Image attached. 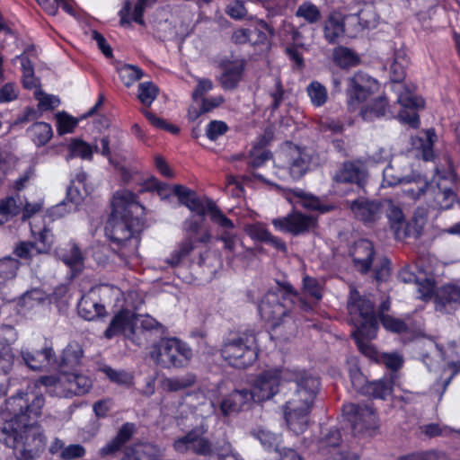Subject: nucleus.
Masks as SVG:
<instances>
[{
  "label": "nucleus",
  "instance_id": "nucleus-1",
  "mask_svg": "<svg viewBox=\"0 0 460 460\" xmlns=\"http://www.w3.org/2000/svg\"><path fill=\"white\" fill-rule=\"evenodd\" d=\"M111 207L105 234L118 246L122 258L135 256L144 223L134 214L143 213L145 208L137 201V195L128 190H117L113 194Z\"/></svg>",
  "mask_w": 460,
  "mask_h": 460
},
{
  "label": "nucleus",
  "instance_id": "nucleus-2",
  "mask_svg": "<svg viewBox=\"0 0 460 460\" xmlns=\"http://www.w3.org/2000/svg\"><path fill=\"white\" fill-rule=\"evenodd\" d=\"M23 419L7 420L0 429V441L12 447L17 460H36L44 451L46 437L32 422H22Z\"/></svg>",
  "mask_w": 460,
  "mask_h": 460
},
{
  "label": "nucleus",
  "instance_id": "nucleus-3",
  "mask_svg": "<svg viewBox=\"0 0 460 460\" xmlns=\"http://www.w3.org/2000/svg\"><path fill=\"white\" fill-rule=\"evenodd\" d=\"M348 311L350 321L355 325L352 336L359 350L369 358L376 356V349L369 341L376 337L378 321L374 312L373 303L359 295L354 288L349 289Z\"/></svg>",
  "mask_w": 460,
  "mask_h": 460
},
{
  "label": "nucleus",
  "instance_id": "nucleus-4",
  "mask_svg": "<svg viewBox=\"0 0 460 460\" xmlns=\"http://www.w3.org/2000/svg\"><path fill=\"white\" fill-rule=\"evenodd\" d=\"M141 191H156L161 199H166L173 193L178 197L181 204L202 217H205L210 212L215 204V201L211 199L199 198L193 190L185 186L174 185L170 187L155 177L149 178L143 183Z\"/></svg>",
  "mask_w": 460,
  "mask_h": 460
},
{
  "label": "nucleus",
  "instance_id": "nucleus-5",
  "mask_svg": "<svg viewBox=\"0 0 460 460\" xmlns=\"http://www.w3.org/2000/svg\"><path fill=\"white\" fill-rule=\"evenodd\" d=\"M151 359L163 368L185 367L192 357L191 349L177 338H164L151 347Z\"/></svg>",
  "mask_w": 460,
  "mask_h": 460
},
{
  "label": "nucleus",
  "instance_id": "nucleus-6",
  "mask_svg": "<svg viewBox=\"0 0 460 460\" xmlns=\"http://www.w3.org/2000/svg\"><path fill=\"white\" fill-rule=\"evenodd\" d=\"M221 355L234 367L246 368L258 358L256 337L252 332H243L236 338L226 341Z\"/></svg>",
  "mask_w": 460,
  "mask_h": 460
},
{
  "label": "nucleus",
  "instance_id": "nucleus-7",
  "mask_svg": "<svg viewBox=\"0 0 460 460\" xmlns=\"http://www.w3.org/2000/svg\"><path fill=\"white\" fill-rule=\"evenodd\" d=\"M41 385L49 389V392L59 397H73L87 394L92 386V379L84 374L61 373L58 376H42L33 387Z\"/></svg>",
  "mask_w": 460,
  "mask_h": 460
},
{
  "label": "nucleus",
  "instance_id": "nucleus-8",
  "mask_svg": "<svg viewBox=\"0 0 460 460\" xmlns=\"http://www.w3.org/2000/svg\"><path fill=\"white\" fill-rule=\"evenodd\" d=\"M43 406V395L32 391L18 393L16 395L10 397L5 402L6 411L13 415L10 420L23 419V422H32L33 427H37V420L41 415ZM19 424H22V421H19Z\"/></svg>",
  "mask_w": 460,
  "mask_h": 460
},
{
  "label": "nucleus",
  "instance_id": "nucleus-9",
  "mask_svg": "<svg viewBox=\"0 0 460 460\" xmlns=\"http://www.w3.org/2000/svg\"><path fill=\"white\" fill-rule=\"evenodd\" d=\"M314 152L310 148L299 147L291 142L284 143L278 152V160L282 163L294 180H298L309 170Z\"/></svg>",
  "mask_w": 460,
  "mask_h": 460
},
{
  "label": "nucleus",
  "instance_id": "nucleus-10",
  "mask_svg": "<svg viewBox=\"0 0 460 460\" xmlns=\"http://www.w3.org/2000/svg\"><path fill=\"white\" fill-rule=\"evenodd\" d=\"M284 381L296 383V390L290 401L313 406L320 391V379L305 369H289L286 371Z\"/></svg>",
  "mask_w": 460,
  "mask_h": 460
},
{
  "label": "nucleus",
  "instance_id": "nucleus-11",
  "mask_svg": "<svg viewBox=\"0 0 460 460\" xmlns=\"http://www.w3.org/2000/svg\"><path fill=\"white\" fill-rule=\"evenodd\" d=\"M342 411L355 433L374 436L379 429L378 416L369 405L347 403L342 406Z\"/></svg>",
  "mask_w": 460,
  "mask_h": 460
},
{
  "label": "nucleus",
  "instance_id": "nucleus-12",
  "mask_svg": "<svg viewBox=\"0 0 460 460\" xmlns=\"http://www.w3.org/2000/svg\"><path fill=\"white\" fill-rule=\"evenodd\" d=\"M286 371L288 368H270L259 374L249 391L253 402H261L275 396L281 384L286 382L284 381Z\"/></svg>",
  "mask_w": 460,
  "mask_h": 460
},
{
  "label": "nucleus",
  "instance_id": "nucleus-13",
  "mask_svg": "<svg viewBox=\"0 0 460 460\" xmlns=\"http://www.w3.org/2000/svg\"><path fill=\"white\" fill-rule=\"evenodd\" d=\"M137 321L138 317L130 310H120L111 319L104 336L107 339H111L119 334H123L126 339L131 341L134 344L141 346L143 339L137 333Z\"/></svg>",
  "mask_w": 460,
  "mask_h": 460
},
{
  "label": "nucleus",
  "instance_id": "nucleus-14",
  "mask_svg": "<svg viewBox=\"0 0 460 460\" xmlns=\"http://www.w3.org/2000/svg\"><path fill=\"white\" fill-rule=\"evenodd\" d=\"M376 81L367 75L358 72L348 79L347 103L350 110L357 109L372 93Z\"/></svg>",
  "mask_w": 460,
  "mask_h": 460
},
{
  "label": "nucleus",
  "instance_id": "nucleus-15",
  "mask_svg": "<svg viewBox=\"0 0 460 460\" xmlns=\"http://www.w3.org/2000/svg\"><path fill=\"white\" fill-rule=\"evenodd\" d=\"M313 406L288 400L283 407L288 429L296 435L303 434L309 425V415Z\"/></svg>",
  "mask_w": 460,
  "mask_h": 460
},
{
  "label": "nucleus",
  "instance_id": "nucleus-16",
  "mask_svg": "<svg viewBox=\"0 0 460 460\" xmlns=\"http://www.w3.org/2000/svg\"><path fill=\"white\" fill-rule=\"evenodd\" d=\"M289 310V305L280 300V296L277 292H268L259 305L261 317L270 323L273 327L280 323Z\"/></svg>",
  "mask_w": 460,
  "mask_h": 460
},
{
  "label": "nucleus",
  "instance_id": "nucleus-17",
  "mask_svg": "<svg viewBox=\"0 0 460 460\" xmlns=\"http://www.w3.org/2000/svg\"><path fill=\"white\" fill-rule=\"evenodd\" d=\"M316 223L317 220L314 217L301 213H293L272 220V224L277 230L290 233L294 235L308 232L316 226Z\"/></svg>",
  "mask_w": 460,
  "mask_h": 460
},
{
  "label": "nucleus",
  "instance_id": "nucleus-18",
  "mask_svg": "<svg viewBox=\"0 0 460 460\" xmlns=\"http://www.w3.org/2000/svg\"><path fill=\"white\" fill-rule=\"evenodd\" d=\"M106 288V286L92 288L81 297L77 305L78 314L81 317L87 321H93L105 314V306L101 303L100 296Z\"/></svg>",
  "mask_w": 460,
  "mask_h": 460
},
{
  "label": "nucleus",
  "instance_id": "nucleus-19",
  "mask_svg": "<svg viewBox=\"0 0 460 460\" xmlns=\"http://www.w3.org/2000/svg\"><path fill=\"white\" fill-rule=\"evenodd\" d=\"M397 102L401 106V110L396 115L398 119L411 128H418L420 119L416 111L424 107V100L406 91L398 95Z\"/></svg>",
  "mask_w": 460,
  "mask_h": 460
},
{
  "label": "nucleus",
  "instance_id": "nucleus-20",
  "mask_svg": "<svg viewBox=\"0 0 460 460\" xmlns=\"http://www.w3.org/2000/svg\"><path fill=\"white\" fill-rule=\"evenodd\" d=\"M17 336L13 326H0V375H7L13 368L14 354L10 345L17 340Z\"/></svg>",
  "mask_w": 460,
  "mask_h": 460
},
{
  "label": "nucleus",
  "instance_id": "nucleus-21",
  "mask_svg": "<svg viewBox=\"0 0 460 460\" xmlns=\"http://www.w3.org/2000/svg\"><path fill=\"white\" fill-rule=\"evenodd\" d=\"M353 217L365 224L377 221L381 217V202L358 198L346 202Z\"/></svg>",
  "mask_w": 460,
  "mask_h": 460
},
{
  "label": "nucleus",
  "instance_id": "nucleus-22",
  "mask_svg": "<svg viewBox=\"0 0 460 460\" xmlns=\"http://www.w3.org/2000/svg\"><path fill=\"white\" fill-rule=\"evenodd\" d=\"M349 256L356 270L361 273H367L369 271L375 257L374 245L367 239H360L350 247Z\"/></svg>",
  "mask_w": 460,
  "mask_h": 460
},
{
  "label": "nucleus",
  "instance_id": "nucleus-23",
  "mask_svg": "<svg viewBox=\"0 0 460 460\" xmlns=\"http://www.w3.org/2000/svg\"><path fill=\"white\" fill-rule=\"evenodd\" d=\"M223 73L219 77V83L225 90L235 89L243 78L245 69V60L237 58L226 60L222 63Z\"/></svg>",
  "mask_w": 460,
  "mask_h": 460
},
{
  "label": "nucleus",
  "instance_id": "nucleus-24",
  "mask_svg": "<svg viewBox=\"0 0 460 460\" xmlns=\"http://www.w3.org/2000/svg\"><path fill=\"white\" fill-rule=\"evenodd\" d=\"M22 358L28 367L32 370H43L58 366L55 353L51 348H45L36 352L22 349Z\"/></svg>",
  "mask_w": 460,
  "mask_h": 460
},
{
  "label": "nucleus",
  "instance_id": "nucleus-25",
  "mask_svg": "<svg viewBox=\"0 0 460 460\" xmlns=\"http://www.w3.org/2000/svg\"><path fill=\"white\" fill-rule=\"evenodd\" d=\"M436 309L443 313H450L460 305V288L447 284L442 286L436 293Z\"/></svg>",
  "mask_w": 460,
  "mask_h": 460
},
{
  "label": "nucleus",
  "instance_id": "nucleus-26",
  "mask_svg": "<svg viewBox=\"0 0 460 460\" xmlns=\"http://www.w3.org/2000/svg\"><path fill=\"white\" fill-rule=\"evenodd\" d=\"M253 399L248 390H234L225 397L219 408L224 416L237 413L249 406Z\"/></svg>",
  "mask_w": 460,
  "mask_h": 460
},
{
  "label": "nucleus",
  "instance_id": "nucleus-27",
  "mask_svg": "<svg viewBox=\"0 0 460 460\" xmlns=\"http://www.w3.org/2000/svg\"><path fill=\"white\" fill-rule=\"evenodd\" d=\"M367 171L358 163H345L335 173L333 180L338 183H356L363 187L367 181Z\"/></svg>",
  "mask_w": 460,
  "mask_h": 460
},
{
  "label": "nucleus",
  "instance_id": "nucleus-28",
  "mask_svg": "<svg viewBox=\"0 0 460 460\" xmlns=\"http://www.w3.org/2000/svg\"><path fill=\"white\" fill-rule=\"evenodd\" d=\"M173 447L174 449L180 453L192 451L198 455H207L210 452V444L208 441L194 431L177 439Z\"/></svg>",
  "mask_w": 460,
  "mask_h": 460
},
{
  "label": "nucleus",
  "instance_id": "nucleus-29",
  "mask_svg": "<svg viewBox=\"0 0 460 460\" xmlns=\"http://www.w3.org/2000/svg\"><path fill=\"white\" fill-rule=\"evenodd\" d=\"M345 17L338 12H332L323 22V31L329 44L337 43L345 33Z\"/></svg>",
  "mask_w": 460,
  "mask_h": 460
},
{
  "label": "nucleus",
  "instance_id": "nucleus-30",
  "mask_svg": "<svg viewBox=\"0 0 460 460\" xmlns=\"http://www.w3.org/2000/svg\"><path fill=\"white\" fill-rule=\"evenodd\" d=\"M160 449L149 443H137L123 450L120 460H158Z\"/></svg>",
  "mask_w": 460,
  "mask_h": 460
},
{
  "label": "nucleus",
  "instance_id": "nucleus-31",
  "mask_svg": "<svg viewBox=\"0 0 460 460\" xmlns=\"http://www.w3.org/2000/svg\"><path fill=\"white\" fill-rule=\"evenodd\" d=\"M211 239V234L208 231H205L202 234L196 238L195 241L208 243ZM195 248L194 238L191 236H186V238L178 245L168 259V263L172 266H176L180 261L187 257Z\"/></svg>",
  "mask_w": 460,
  "mask_h": 460
},
{
  "label": "nucleus",
  "instance_id": "nucleus-32",
  "mask_svg": "<svg viewBox=\"0 0 460 460\" xmlns=\"http://www.w3.org/2000/svg\"><path fill=\"white\" fill-rule=\"evenodd\" d=\"M383 211H385L391 227L394 229L396 237H402L404 232L402 234L401 230L403 228L405 221L402 208L392 199H385L381 202V214Z\"/></svg>",
  "mask_w": 460,
  "mask_h": 460
},
{
  "label": "nucleus",
  "instance_id": "nucleus-33",
  "mask_svg": "<svg viewBox=\"0 0 460 460\" xmlns=\"http://www.w3.org/2000/svg\"><path fill=\"white\" fill-rule=\"evenodd\" d=\"M31 232L36 253L49 252L52 247L54 237L51 230L46 226H37L35 222L31 223Z\"/></svg>",
  "mask_w": 460,
  "mask_h": 460
},
{
  "label": "nucleus",
  "instance_id": "nucleus-34",
  "mask_svg": "<svg viewBox=\"0 0 460 460\" xmlns=\"http://www.w3.org/2000/svg\"><path fill=\"white\" fill-rule=\"evenodd\" d=\"M387 114L392 117L395 116L394 111L387 109V102L384 97L374 100L360 111L362 119L367 121L374 120Z\"/></svg>",
  "mask_w": 460,
  "mask_h": 460
},
{
  "label": "nucleus",
  "instance_id": "nucleus-35",
  "mask_svg": "<svg viewBox=\"0 0 460 460\" xmlns=\"http://www.w3.org/2000/svg\"><path fill=\"white\" fill-rule=\"evenodd\" d=\"M22 206V202L19 194L3 199L0 201V226L16 216L20 212Z\"/></svg>",
  "mask_w": 460,
  "mask_h": 460
},
{
  "label": "nucleus",
  "instance_id": "nucleus-36",
  "mask_svg": "<svg viewBox=\"0 0 460 460\" xmlns=\"http://www.w3.org/2000/svg\"><path fill=\"white\" fill-rule=\"evenodd\" d=\"M197 377L192 373H187L183 376L165 378L162 385L167 392H179L192 386L196 383Z\"/></svg>",
  "mask_w": 460,
  "mask_h": 460
},
{
  "label": "nucleus",
  "instance_id": "nucleus-37",
  "mask_svg": "<svg viewBox=\"0 0 460 460\" xmlns=\"http://www.w3.org/2000/svg\"><path fill=\"white\" fill-rule=\"evenodd\" d=\"M394 383L390 379L368 383L362 387V393L368 394L374 398L386 399L393 392Z\"/></svg>",
  "mask_w": 460,
  "mask_h": 460
},
{
  "label": "nucleus",
  "instance_id": "nucleus-38",
  "mask_svg": "<svg viewBox=\"0 0 460 460\" xmlns=\"http://www.w3.org/2000/svg\"><path fill=\"white\" fill-rule=\"evenodd\" d=\"M333 61L341 68L355 66L359 63V58L350 49L339 46L332 51Z\"/></svg>",
  "mask_w": 460,
  "mask_h": 460
},
{
  "label": "nucleus",
  "instance_id": "nucleus-39",
  "mask_svg": "<svg viewBox=\"0 0 460 460\" xmlns=\"http://www.w3.org/2000/svg\"><path fill=\"white\" fill-rule=\"evenodd\" d=\"M48 300V295L40 288H32L25 292L19 299V305L25 310L34 309Z\"/></svg>",
  "mask_w": 460,
  "mask_h": 460
},
{
  "label": "nucleus",
  "instance_id": "nucleus-40",
  "mask_svg": "<svg viewBox=\"0 0 460 460\" xmlns=\"http://www.w3.org/2000/svg\"><path fill=\"white\" fill-rule=\"evenodd\" d=\"M296 16L303 19L308 24H315L322 19L320 8L311 1H305L298 5Z\"/></svg>",
  "mask_w": 460,
  "mask_h": 460
},
{
  "label": "nucleus",
  "instance_id": "nucleus-41",
  "mask_svg": "<svg viewBox=\"0 0 460 460\" xmlns=\"http://www.w3.org/2000/svg\"><path fill=\"white\" fill-rule=\"evenodd\" d=\"M69 155L66 157L67 160L74 157H80L85 160H92L93 151L98 152V146L94 148L88 143L80 140L73 139L68 145Z\"/></svg>",
  "mask_w": 460,
  "mask_h": 460
},
{
  "label": "nucleus",
  "instance_id": "nucleus-42",
  "mask_svg": "<svg viewBox=\"0 0 460 460\" xmlns=\"http://www.w3.org/2000/svg\"><path fill=\"white\" fill-rule=\"evenodd\" d=\"M28 133L37 146H44L47 144L53 131L49 124L46 122H36L28 128Z\"/></svg>",
  "mask_w": 460,
  "mask_h": 460
},
{
  "label": "nucleus",
  "instance_id": "nucleus-43",
  "mask_svg": "<svg viewBox=\"0 0 460 460\" xmlns=\"http://www.w3.org/2000/svg\"><path fill=\"white\" fill-rule=\"evenodd\" d=\"M83 349L77 342L69 343L63 351L60 366L75 367L80 363Z\"/></svg>",
  "mask_w": 460,
  "mask_h": 460
},
{
  "label": "nucleus",
  "instance_id": "nucleus-44",
  "mask_svg": "<svg viewBox=\"0 0 460 460\" xmlns=\"http://www.w3.org/2000/svg\"><path fill=\"white\" fill-rule=\"evenodd\" d=\"M118 73L120 80L127 87H130L144 75L143 70L140 67L129 64H125L119 67Z\"/></svg>",
  "mask_w": 460,
  "mask_h": 460
},
{
  "label": "nucleus",
  "instance_id": "nucleus-45",
  "mask_svg": "<svg viewBox=\"0 0 460 460\" xmlns=\"http://www.w3.org/2000/svg\"><path fill=\"white\" fill-rule=\"evenodd\" d=\"M311 102L315 107H322L328 99V92L325 86L317 81L309 84L306 88Z\"/></svg>",
  "mask_w": 460,
  "mask_h": 460
},
{
  "label": "nucleus",
  "instance_id": "nucleus-46",
  "mask_svg": "<svg viewBox=\"0 0 460 460\" xmlns=\"http://www.w3.org/2000/svg\"><path fill=\"white\" fill-rule=\"evenodd\" d=\"M409 65V58L403 51H397L394 54V60L391 65L392 79L400 82L405 76V70Z\"/></svg>",
  "mask_w": 460,
  "mask_h": 460
},
{
  "label": "nucleus",
  "instance_id": "nucleus-47",
  "mask_svg": "<svg viewBox=\"0 0 460 460\" xmlns=\"http://www.w3.org/2000/svg\"><path fill=\"white\" fill-rule=\"evenodd\" d=\"M217 239L224 243V250L232 254V259L241 253L243 249L242 242L234 234L224 231Z\"/></svg>",
  "mask_w": 460,
  "mask_h": 460
},
{
  "label": "nucleus",
  "instance_id": "nucleus-48",
  "mask_svg": "<svg viewBox=\"0 0 460 460\" xmlns=\"http://www.w3.org/2000/svg\"><path fill=\"white\" fill-rule=\"evenodd\" d=\"M421 432L429 438H434L438 436H451L454 433L460 436V429H454L447 425H440L438 423H429L421 426Z\"/></svg>",
  "mask_w": 460,
  "mask_h": 460
},
{
  "label": "nucleus",
  "instance_id": "nucleus-49",
  "mask_svg": "<svg viewBox=\"0 0 460 460\" xmlns=\"http://www.w3.org/2000/svg\"><path fill=\"white\" fill-rule=\"evenodd\" d=\"M82 200V193L75 185V181H71V184L67 188L66 199L62 204H59L57 207V209L60 210L63 207L68 206V212L75 211L77 209V206L80 204Z\"/></svg>",
  "mask_w": 460,
  "mask_h": 460
},
{
  "label": "nucleus",
  "instance_id": "nucleus-50",
  "mask_svg": "<svg viewBox=\"0 0 460 460\" xmlns=\"http://www.w3.org/2000/svg\"><path fill=\"white\" fill-rule=\"evenodd\" d=\"M253 436L261 442V446L268 450L277 449L280 442V437L278 434L264 429L255 430Z\"/></svg>",
  "mask_w": 460,
  "mask_h": 460
},
{
  "label": "nucleus",
  "instance_id": "nucleus-51",
  "mask_svg": "<svg viewBox=\"0 0 460 460\" xmlns=\"http://www.w3.org/2000/svg\"><path fill=\"white\" fill-rule=\"evenodd\" d=\"M379 319L384 328L388 332L394 333H402L408 332L409 328L407 323L399 318H395L389 314H381Z\"/></svg>",
  "mask_w": 460,
  "mask_h": 460
},
{
  "label": "nucleus",
  "instance_id": "nucleus-52",
  "mask_svg": "<svg viewBox=\"0 0 460 460\" xmlns=\"http://www.w3.org/2000/svg\"><path fill=\"white\" fill-rule=\"evenodd\" d=\"M102 370L111 382L127 386L133 384V376L125 370H117L111 367H104Z\"/></svg>",
  "mask_w": 460,
  "mask_h": 460
},
{
  "label": "nucleus",
  "instance_id": "nucleus-53",
  "mask_svg": "<svg viewBox=\"0 0 460 460\" xmlns=\"http://www.w3.org/2000/svg\"><path fill=\"white\" fill-rule=\"evenodd\" d=\"M157 94L158 88L151 82H145L138 85L137 98L146 106H150Z\"/></svg>",
  "mask_w": 460,
  "mask_h": 460
},
{
  "label": "nucleus",
  "instance_id": "nucleus-54",
  "mask_svg": "<svg viewBox=\"0 0 460 460\" xmlns=\"http://www.w3.org/2000/svg\"><path fill=\"white\" fill-rule=\"evenodd\" d=\"M21 60L22 70V83L25 88L31 89L37 86V79L34 76V69L31 61L24 57H17Z\"/></svg>",
  "mask_w": 460,
  "mask_h": 460
},
{
  "label": "nucleus",
  "instance_id": "nucleus-55",
  "mask_svg": "<svg viewBox=\"0 0 460 460\" xmlns=\"http://www.w3.org/2000/svg\"><path fill=\"white\" fill-rule=\"evenodd\" d=\"M456 201V194L451 189H441L438 187V191L435 194L436 206L440 209H448Z\"/></svg>",
  "mask_w": 460,
  "mask_h": 460
},
{
  "label": "nucleus",
  "instance_id": "nucleus-56",
  "mask_svg": "<svg viewBox=\"0 0 460 460\" xmlns=\"http://www.w3.org/2000/svg\"><path fill=\"white\" fill-rule=\"evenodd\" d=\"M296 195L301 199L302 205L305 208L318 210L322 213L329 211L332 207L322 204L321 200L312 195L305 194L303 191L296 192Z\"/></svg>",
  "mask_w": 460,
  "mask_h": 460
},
{
  "label": "nucleus",
  "instance_id": "nucleus-57",
  "mask_svg": "<svg viewBox=\"0 0 460 460\" xmlns=\"http://www.w3.org/2000/svg\"><path fill=\"white\" fill-rule=\"evenodd\" d=\"M303 289L311 297L320 300L323 297V286L314 278L305 276L303 279Z\"/></svg>",
  "mask_w": 460,
  "mask_h": 460
},
{
  "label": "nucleus",
  "instance_id": "nucleus-58",
  "mask_svg": "<svg viewBox=\"0 0 460 460\" xmlns=\"http://www.w3.org/2000/svg\"><path fill=\"white\" fill-rule=\"evenodd\" d=\"M208 215L210 217L211 221L218 225L220 227L226 230L234 228V222L222 212V210L217 206L216 203L211 208V210L208 213Z\"/></svg>",
  "mask_w": 460,
  "mask_h": 460
},
{
  "label": "nucleus",
  "instance_id": "nucleus-59",
  "mask_svg": "<svg viewBox=\"0 0 460 460\" xmlns=\"http://www.w3.org/2000/svg\"><path fill=\"white\" fill-rule=\"evenodd\" d=\"M142 113L154 127L172 134H177L179 132V128L176 126L167 123L164 119L157 117L147 110L143 109Z\"/></svg>",
  "mask_w": 460,
  "mask_h": 460
},
{
  "label": "nucleus",
  "instance_id": "nucleus-60",
  "mask_svg": "<svg viewBox=\"0 0 460 460\" xmlns=\"http://www.w3.org/2000/svg\"><path fill=\"white\" fill-rule=\"evenodd\" d=\"M70 250L66 253L63 255V261L66 264L69 265L71 268L77 269L80 267L83 263V255L78 248V246L71 243L70 244Z\"/></svg>",
  "mask_w": 460,
  "mask_h": 460
},
{
  "label": "nucleus",
  "instance_id": "nucleus-61",
  "mask_svg": "<svg viewBox=\"0 0 460 460\" xmlns=\"http://www.w3.org/2000/svg\"><path fill=\"white\" fill-rule=\"evenodd\" d=\"M19 268L18 261L12 258L0 260V278L8 279L15 277Z\"/></svg>",
  "mask_w": 460,
  "mask_h": 460
},
{
  "label": "nucleus",
  "instance_id": "nucleus-62",
  "mask_svg": "<svg viewBox=\"0 0 460 460\" xmlns=\"http://www.w3.org/2000/svg\"><path fill=\"white\" fill-rule=\"evenodd\" d=\"M228 130V126L222 120H212L206 128V136L210 140H217Z\"/></svg>",
  "mask_w": 460,
  "mask_h": 460
},
{
  "label": "nucleus",
  "instance_id": "nucleus-63",
  "mask_svg": "<svg viewBox=\"0 0 460 460\" xmlns=\"http://www.w3.org/2000/svg\"><path fill=\"white\" fill-rule=\"evenodd\" d=\"M225 12L228 16L234 20H241L247 13V10L244 6V4L241 0H234L230 2L226 5Z\"/></svg>",
  "mask_w": 460,
  "mask_h": 460
},
{
  "label": "nucleus",
  "instance_id": "nucleus-64",
  "mask_svg": "<svg viewBox=\"0 0 460 460\" xmlns=\"http://www.w3.org/2000/svg\"><path fill=\"white\" fill-rule=\"evenodd\" d=\"M86 450L80 444H70L65 446L64 451L61 454V460H75L85 456Z\"/></svg>",
  "mask_w": 460,
  "mask_h": 460
}]
</instances>
